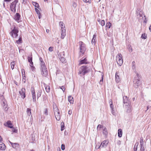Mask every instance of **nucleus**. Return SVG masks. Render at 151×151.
<instances>
[{
	"label": "nucleus",
	"instance_id": "obj_1",
	"mask_svg": "<svg viewBox=\"0 0 151 151\" xmlns=\"http://www.w3.org/2000/svg\"><path fill=\"white\" fill-rule=\"evenodd\" d=\"M53 106L54 114L55 117L57 120L59 121L60 119V110L58 109L55 104H53Z\"/></svg>",
	"mask_w": 151,
	"mask_h": 151
},
{
	"label": "nucleus",
	"instance_id": "obj_2",
	"mask_svg": "<svg viewBox=\"0 0 151 151\" xmlns=\"http://www.w3.org/2000/svg\"><path fill=\"white\" fill-rule=\"evenodd\" d=\"M89 70L88 68L86 66L83 65L81 66L79 70L78 74L80 76L84 75L86 73L88 72Z\"/></svg>",
	"mask_w": 151,
	"mask_h": 151
},
{
	"label": "nucleus",
	"instance_id": "obj_3",
	"mask_svg": "<svg viewBox=\"0 0 151 151\" xmlns=\"http://www.w3.org/2000/svg\"><path fill=\"white\" fill-rule=\"evenodd\" d=\"M18 32L19 30L18 28H16V27L14 26V28L10 32V34L13 38H16L18 36Z\"/></svg>",
	"mask_w": 151,
	"mask_h": 151
},
{
	"label": "nucleus",
	"instance_id": "obj_4",
	"mask_svg": "<svg viewBox=\"0 0 151 151\" xmlns=\"http://www.w3.org/2000/svg\"><path fill=\"white\" fill-rule=\"evenodd\" d=\"M137 76L135 78V79L133 81L134 86L136 88H137L138 86L141 84V83L140 81L139 77L138 76L139 74L137 73L136 74Z\"/></svg>",
	"mask_w": 151,
	"mask_h": 151
},
{
	"label": "nucleus",
	"instance_id": "obj_5",
	"mask_svg": "<svg viewBox=\"0 0 151 151\" xmlns=\"http://www.w3.org/2000/svg\"><path fill=\"white\" fill-rule=\"evenodd\" d=\"M116 60L117 64L119 66H121L123 63L122 55L121 53H119L116 56Z\"/></svg>",
	"mask_w": 151,
	"mask_h": 151
},
{
	"label": "nucleus",
	"instance_id": "obj_6",
	"mask_svg": "<svg viewBox=\"0 0 151 151\" xmlns=\"http://www.w3.org/2000/svg\"><path fill=\"white\" fill-rule=\"evenodd\" d=\"M80 45V52L82 55L85 52L86 48L85 44L82 41H80L79 42Z\"/></svg>",
	"mask_w": 151,
	"mask_h": 151
},
{
	"label": "nucleus",
	"instance_id": "obj_7",
	"mask_svg": "<svg viewBox=\"0 0 151 151\" xmlns=\"http://www.w3.org/2000/svg\"><path fill=\"white\" fill-rule=\"evenodd\" d=\"M18 0H14V1L11 4L10 9L12 12L14 13L16 12V4L18 3Z\"/></svg>",
	"mask_w": 151,
	"mask_h": 151
},
{
	"label": "nucleus",
	"instance_id": "obj_8",
	"mask_svg": "<svg viewBox=\"0 0 151 151\" xmlns=\"http://www.w3.org/2000/svg\"><path fill=\"white\" fill-rule=\"evenodd\" d=\"M41 68V74L44 76H46L48 74V72L46 67H43Z\"/></svg>",
	"mask_w": 151,
	"mask_h": 151
},
{
	"label": "nucleus",
	"instance_id": "obj_9",
	"mask_svg": "<svg viewBox=\"0 0 151 151\" xmlns=\"http://www.w3.org/2000/svg\"><path fill=\"white\" fill-rule=\"evenodd\" d=\"M19 93L22 98L24 99L25 98L26 96L25 94V89L24 88H22L21 90L19 91Z\"/></svg>",
	"mask_w": 151,
	"mask_h": 151
},
{
	"label": "nucleus",
	"instance_id": "obj_10",
	"mask_svg": "<svg viewBox=\"0 0 151 151\" xmlns=\"http://www.w3.org/2000/svg\"><path fill=\"white\" fill-rule=\"evenodd\" d=\"M31 93L32 95V100L33 102L36 101V96L34 87H32Z\"/></svg>",
	"mask_w": 151,
	"mask_h": 151
},
{
	"label": "nucleus",
	"instance_id": "obj_11",
	"mask_svg": "<svg viewBox=\"0 0 151 151\" xmlns=\"http://www.w3.org/2000/svg\"><path fill=\"white\" fill-rule=\"evenodd\" d=\"M115 80L117 83H119L121 81L120 77L118 71L116 72V73Z\"/></svg>",
	"mask_w": 151,
	"mask_h": 151
},
{
	"label": "nucleus",
	"instance_id": "obj_12",
	"mask_svg": "<svg viewBox=\"0 0 151 151\" xmlns=\"http://www.w3.org/2000/svg\"><path fill=\"white\" fill-rule=\"evenodd\" d=\"M109 141L108 140H105L104 141L102 142L101 144V148L106 147Z\"/></svg>",
	"mask_w": 151,
	"mask_h": 151
},
{
	"label": "nucleus",
	"instance_id": "obj_13",
	"mask_svg": "<svg viewBox=\"0 0 151 151\" xmlns=\"http://www.w3.org/2000/svg\"><path fill=\"white\" fill-rule=\"evenodd\" d=\"M129 101L128 99V98L126 96L123 97V103L124 104H126V105H127L129 104Z\"/></svg>",
	"mask_w": 151,
	"mask_h": 151
},
{
	"label": "nucleus",
	"instance_id": "obj_14",
	"mask_svg": "<svg viewBox=\"0 0 151 151\" xmlns=\"http://www.w3.org/2000/svg\"><path fill=\"white\" fill-rule=\"evenodd\" d=\"M5 126H6L10 128H12L13 127V125L10 121H7L6 124H4Z\"/></svg>",
	"mask_w": 151,
	"mask_h": 151
},
{
	"label": "nucleus",
	"instance_id": "obj_15",
	"mask_svg": "<svg viewBox=\"0 0 151 151\" xmlns=\"http://www.w3.org/2000/svg\"><path fill=\"white\" fill-rule=\"evenodd\" d=\"M66 34V30L65 29H63V30H62V33L61 34V38L62 39H63Z\"/></svg>",
	"mask_w": 151,
	"mask_h": 151
},
{
	"label": "nucleus",
	"instance_id": "obj_16",
	"mask_svg": "<svg viewBox=\"0 0 151 151\" xmlns=\"http://www.w3.org/2000/svg\"><path fill=\"white\" fill-rule=\"evenodd\" d=\"M44 87H45L46 91L47 93H48L50 91V88L49 86H47L46 84H44Z\"/></svg>",
	"mask_w": 151,
	"mask_h": 151
},
{
	"label": "nucleus",
	"instance_id": "obj_17",
	"mask_svg": "<svg viewBox=\"0 0 151 151\" xmlns=\"http://www.w3.org/2000/svg\"><path fill=\"white\" fill-rule=\"evenodd\" d=\"M20 15L18 13H17L14 16V19L17 21H18L19 20Z\"/></svg>",
	"mask_w": 151,
	"mask_h": 151
},
{
	"label": "nucleus",
	"instance_id": "obj_18",
	"mask_svg": "<svg viewBox=\"0 0 151 151\" xmlns=\"http://www.w3.org/2000/svg\"><path fill=\"white\" fill-rule=\"evenodd\" d=\"M96 34H95L93 35V38L92 39V44L93 43L95 45L96 43Z\"/></svg>",
	"mask_w": 151,
	"mask_h": 151
},
{
	"label": "nucleus",
	"instance_id": "obj_19",
	"mask_svg": "<svg viewBox=\"0 0 151 151\" xmlns=\"http://www.w3.org/2000/svg\"><path fill=\"white\" fill-rule=\"evenodd\" d=\"M28 60L29 62L30 63V65H33V62L32 61V55L28 57Z\"/></svg>",
	"mask_w": 151,
	"mask_h": 151
},
{
	"label": "nucleus",
	"instance_id": "obj_20",
	"mask_svg": "<svg viewBox=\"0 0 151 151\" xmlns=\"http://www.w3.org/2000/svg\"><path fill=\"white\" fill-rule=\"evenodd\" d=\"M12 147L16 149H17L19 147V145L17 143H14L13 144H12Z\"/></svg>",
	"mask_w": 151,
	"mask_h": 151
},
{
	"label": "nucleus",
	"instance_id": "obj_21",
	"mask_svg": "<svg viewBox=\"0 0 151 151\" xmlns=\"http://www.w3.org/2000/svg\"><path fill=\"white\" fill-rule=\"evenodd\" d=\"M68 99L69 101L70 102V104H73V98L71 96H68Z\"/></svg>",
	"mask_w": 151,
	"mask_h": 151
},
{
	"label": "nucleus",
	"instance_id": "obj_22",
	"mask_svg": "<svg viewBox=\"0 0 151 151\" xmlns=\"http://www.w3.org/2000/svg\"><path fill=\"white\" fill-rule=\"evenodd\" d=\"M122 129H119L118 130V134L119 137H121L122 136Z\"/></svg>",
	"mask_w": 151,
	"mask_h": 151
},
{
	"label": "nucleus",
	"instance_id": "obj_23",
	"mask_svg": "<svg viewBox=\"0 0 151 151\" xmlns=\"http://www.w3.org/2000/svg\"><path fill=\"white\" fill-rule=\"evenodd\" d=\"M59 24V25H60L61 27L62 30H63V29H65V25L63 24V22H60Z\"/></svg>",
	"mask_w": 151,
	"mask_h": 151
},
{
	"label": "nucleus",
	"instance_id": "obj_24",
	"mask_svg": "<svg viewBox=\"0 0 151 151\" xmlns=\"http://www.w3.org/2000/svg\"><path fill=\"white\" fill-rule=\"evenodd\" d=\"M103 133L104 135L106 136L108 134L107 130L106 127H104L103 129Z\"/></svg>",
	"mask_w": 151,
	"mask_h": 151
},
{
	"label": "nucleus",
	"instance_id": "obj_25",
	"mask_svg": "<svg viewBox=\"0 0 151 151\" xmlns=\"http://www.w3.org/2000/svg\"><path fill=\"white\" fill-rule=\"evenodd\" d=\"M87 60L86 58H84L82 60H81L79 63L80 64H87Z\"/></svg>",
	"mask_w": 151,
	"mask_h": 151
},
{
	"label": "nucleus",
	"instance_id": "obj_26",
	"mask_svg": "<svg viewBox=\"0 0 151 151\" xmlns=\"http://www.w3.org/2000/svg\"><path fill=\"white\" fill-rule=\"evenodd\" d=\"M6 147L4 144H0V149L2 150H4Z\"/></svg>",
	"mask_w": 151,
	"mask_h": 151
},
{
	"label": "nucleus",
	"instance_id": "obj_27",
	"mask_svg": "<svg viewBox=\"0 0 151 151\" xmlns=\"http://www.w3.org/2000/svg\"><path fill=\"white\" fill-rule=\"evenodd\" d=\"M140 146H144L143 139L142 137L140 138Z\"/></svg>",
	"mask_w": 151,
	"mask_h": 151
},
{
	"label": "nucleus",
	"instance_id": "obj_28",
	"mask_svg": "<svg viewBox=\"0 0 151 151\" xmlns=\"http://www.w3.org/2000/svg\"><path fill=\"white\" fill-rule=\"evenodd\" d=\"M1 105L2 106L4 105L6 106V105H7V102L5 99H4L3 100H2Z\"/></svg>",
	"mask_w": 151,
	"mask_h": 151
},
{
	"label": "nucleus",
	"instance_id": "obj_29",
	"mask_svg": "<svg viewBox=\"0 0 151 151\" xmlns=\"http://www.w3.org/2000/svg\"><path fill=\"white\" fill-rule=\"evenodd\" d=\"M27 114L30 116L31 114V109L29 108H28L27 109Z\"/></svg>",
	"mask_w": 151,
	"mask_h": 151
},
{
	"label": "nucleus",
	"instance_id": "obj_30",
	"mask_svg": "<svg viewBox=\"0 0 151 151\" xmlns=\"http://www.w3.org/2000/svg\"><path fill=\"white\" fill-rule=\"evenodd\" d=\"M138 145V142H136L135 143V144L134 146V151H137V146Z\"/></svg>",
	"mask_w": 151,
	"mask_h": 151
},
{
	"label": "nucleus",
	"instance_id": "obj_31",
	"mask_svg": "<svg viewBox=\"0 0 151 151\" xmlns=\"http://www.w3.org/2000/svg\"><path fill=\"white\" fill-rule=\"evenodd\" d=\"M132 111V109L131 106L129 105L128 108L127 109V112L128 113H129L131 112Z\"/></svg>",
	"mask_w": 151,
	"mask_h": 151
},
{
	"label": "nucleus",
	"instance_id": "obj_32",
	"mask_svg": "<svg viewBox=\"0 0 151 151\" xmlns=\"http://www.w3.org/2000/svg\"><path fill=\"white\" fill-rule=\"evenodd\" d=\"M15 64V61L12 62L11 63V68L12 70H13L14 69V67Z\"/></svg>",
	"mask_w": 151,
	"mask_h": 151
},
{
	"label": "nucleus",
	"instance_id": "obj_33",
	"mask_svg": "<svg viewBox=\"0 0 151 151\" xmlns=\"http://www.w3.org/2000/svg\"><path fill=\"white\" fill-rule=\"evenodd\" d=\"M65 59L64 57H63V56H60V60L62 62L65 63Z\"/></svg>",
	"mask_w": 151,
	"mask_h": 151
},
{
	"label": "nucleus",
	"instance_id": "obj_34",
	"mask_svg": "<svg viewBox=\"0 0 151 151\" xmlns=\"http://www.w3.org/2000/svg\"><path fill=\"white\" fill-rule=\"evenodd\" d=\"M41 92L40 91H38L37 93V99L41 96Z\"/></svg>",
	"mask_w": 151,
	"mask_h": 151
},
{
	"label": "nucleus",
	"instance_id": "obj_35",
	"mask_svg": "<svg viewBox=\"0 0 151 151\" xmlns=\"http://www.w3.org/2000/svg\"><path fill=\"white\" fill-rule=\"evenodd\" d=\"M64 129V123L63 122H62L61 123V131H62Z\"/></svg>",
	"mask_w": 151,
	"mask_h": 151
},
{
	"label": "nucleus",
	"instance_id": "obj_36",
	"mask_svg": "<svg viewBox=\"0 0 151 151\" xmlns=\"http://www.w3.org/2000/svg\"><path fill=\"white\" fill-rule=\"evenodd\" d=\"M103 127V126L101 124H99L97 127V130H100V129Z\"/></svg>",
	"mask_w": 151,
	"mask_h": 151
},
{
	"label": "nucleus",
	"instance_id": "obj_37",
	"mask_svg": "<svg viewBox=\"0 0 151 151\" xmlns=\"http://www.w3.org/2000/svg\"><path fill=\"white\" fill-rule=\"evenodd\" d=\"M111 26V23L110 22H109L106 23V27L108 28V29H109L110 28Z\"/></svg>",
	"mask_w": 151,
	"mask_h": 151
},
{
	"label": "nucleus",
	"instance_id": "obj_38",
	"mask_svg": "<svg viewBox=\"0 0 151 151\" xmlns=\"http://www.w3.org/2000/svg\"><path fill=\"white\" fill-rule=\"evenodd\" d=\"M22 39V38L20 37L18 40L16 41V43L18 44H20L21 42Z\"/></svg>",
	"mask_w": 151,
	"mask_h": 151
},
{
	"label": "nucleus",
	"instance_id": "obj_39",
	"mask_svg": "<svg viewBox=\"0 0 151 151\" xmlns=\"http://www.w3.org/2000/svg\"><path fill=\"white\" fill-rule=\"evenodd\" d=\"M34 5L36 8H38L39 7V5L36 2H34L33 3Z\"/></svg>",
	"mask_w": 151,
	"mask_h": 151
},
{
	"label": "nucleus",
	"instance_id": "obj_40",
	"mask_svg": "<svg viewBox=\"0 0 151 151\" xmlns=\"http://www.w3.org/2000/svg\"><path fill=\"white\" fill-rule=\"evenodd\" d=\"M3 108L4 110H5V111H7L8 109V105H4L3 106Z\"/></svg>",
	"mask_w": 151,
	"mask_h": 151
},
{
	"label": "nucleus",
	"instance_id": "obj_41",
	"mask_svg": "<svg viewBox=\"0 0 151 151\" xmlns=\"http://www.w3.org/2000/svg\"><path fill=\"white\" fill-rule=\"evenodd\" d=\"M40 65L41 67V68H43V67H46L45 65V63L44 62H41Z\"/></svg>",
	"mask_w": 151,
	"mask_h": 151
},
{
	"label": "nucleus",
	"instance_id": "obj_42",
	"mask_svg": "<svg viewBox=\"0 0 151 151\" xmlns=\"http://www.w3.org/2000/svg\"><path fill=\"white\" fill-rule=\"evenodd\" d=\"M21 71L22 76L25 77V72L24 70L22 69Z\"/></svg>",
	"mask_w": 151,
	"mask_h": 151
},
{
	"label": "nucleus",
	"instance_id": "obj_43",
	"mask_svg": "<svg viewBox=\"0 0 151 151\" xmlns=\"http://www.w3.org/2000/svg\"><path fill=\"white\" fill-rule=\"evenodd\" d=\"M32 65H30V66L31 67V69L33 71H34L35 70V67L33 66Z\"/></svg>",
	"mask_w": 151,
	"mask_h": 151
},
{
	"label": "nucleus",
	"instance_id": "obj_44",
	"mask_svg": "<svg viewBox=\"0 0 151 151\" xmlns=\"http://www.w3.org/2000/svg\"><path fill=\"white\" fill-rule=\"evenodd\" d=\"M53 47H50L48 49V50L50 52H52L53 51Z\"/></svg>",
	"mask_w": 151,
	"mask_h": 151
},
{
	"label": "nucleus",
	"instance_id": "obj_45",
	"mask_svg": "<svg viewBox=\"0 0 151 151\" xmlns=\"http://www.w3.org/2000/svg\"><path fill=\"white\" fill-rule=\"evenodd\" d=\"M59 88L63 90V92H64L65 90V88L64 86H63L61 87L60 86Z\"/></svg>",
	"mask_w": 151,
	"mask_h": 151
},
{
	"label": "nucleus",
	"instance_id": "obj_46",
	"mask_svg": "<svg viewBox=\"0 0 151 151\" xmlns=\"http://www.w3.org/2000/svg\"><path fill=\"white\" fill-rule=\"evenodd\" d=\"M141 37L142 38L144 39H145L147 38V37L145 35V34H142V35Z\"/></svg>",
	"mask_w": 151,
	"mask_h": 151
},
{
	"label": "nucleus",
	"instance_id": "obj_47",
	"mask_svg": "<svg viewBox=\"0 0 151 151\" xmlns=\"http://www.w3.org/2000/svg\"><path fill=\"white\" fill-rule=\"evenodd\" d=\"M105 24V21L104 20H102L101 22V24L102 26H104V25Z\"/></svg>",
	"mask_w": 151,
	"mask_h": 151
},
{
	"label": "nucleus",
	"instance_id": "obj_48",
	"mask_svg": "<svg viewBox=\"0 0 151 151\" xmlns=\"http://www.w3.org/2000/svg\"><path fill=\"white\" fill-rule=\"evenodd\" d=\"M35 11H36V13H37V14H40V12L39 10L37 8H35Z\"/></svg>",
	"mask_w": 151,
	"mask_h": 151
},
{
	"label": "nucleus",
	"instance_id": "obj_49",
	"mask_svg": "<svg viewBox=\"0 0 151 151\" xmlns=\"http://www.w3.org/2000/svg\"><path fill=\"white\" fill-rule=\"evenodd\" d=\"M100 148H101V145H100L99 144V145H97L95 147L96 149H98Z\"/></svg>",
	"mask_w": 151,
	"mask_h": 151
},
{
	"label": "nucleus",
	"instance_id": "obj_50",
	"mask_svg": "<svg viewBox=\"0 0 151 151\" xmlns=\"http://www.w3.org/2000/svg\"><path fill=\"white\" fill-rule=\"evenodd\" d=\"M77 4L75 2H74L73 3L72 6L74 7L75 8L77 6Z\"/></svg>",
	"mask_w": 151,
	"mask_h": 151
},
{
	"label": "nucleus",
	"instance_id": "obj_51",
	"mask_svg": "<svg viewBox=\"0 0 151 151\" xmlns=\"http://www.w3.org/2000/svg\"><path fill=\"white\" fill-rule=\"evenodd\" d=\"M65 146L64 145L62 144L61 146V149L63 150H64L65 149Z\"/></svg>",
	"mask_w": 151,
	"mask_h": 151
},
{
	"label": "nucleus",
	"instance_id": "obj_52",
	"mask_svg": "<svg viewBox=\"0 0 151 151\" xmlns=\"http://www.w3.org/2000/svg\"><path fill=\"white\" fill-rule=\"evenodd\" d=\"M65 54L64 52H63L60 53V56H63V57L65 56Z\"/></svg>",
	"mask_w": 151,
	"mask_h": 151
},
{
	"label": "nucleus",
	"instance_id": "obj_53",
	"mask_svg": "<svg viewBox=\"0 0 151 151\" xmlns=\"http://www.w3.org/2000/svg\"><path fill=\"white\" fill-rule=\"evenodd\" d=\"M140 151H145V148L144 146H140Z\"/></svg>",
	"mask_w": 151,
	"mask_h": 151
},
{
	"label": "nucleus",
	"instance_id": "obj_54",
	"mask_svg": "<svg viewBox=\"0 0 151 151\" xmlns=\"http://www.w3.org/2000/svg\"><path fill=\"white\" fill-rule=\"evenodd\" d=\"M132 68H135V62L133 61L132 62Z\"/></svg>",
	"mask_w": 151,
	"mask_h": 151
},
{
	"label": "nucleus",
	"instance_id": "obj_55",
	"mask_svg": "<svg viewBox=\"0 0 151 151\" xmlns=\"http://www.w3.org/2000/svg\"><path fill=\"white\" fill-rule=\"evenodd\" d=\"M111 113L114 116L116 115V113L114 111V109L111 110Z\"/></svg>",
	"mask_w": 151,
	"mask_h": 151
},
{
	"label": "nucleus",
	"instance_id": "obj_56",
	"mask_svg": "<svg viewBox=\"0 0 151 151\" xmlns=\"http://www.w3.org/2000/svg\"><path fill=\"white\" fill-rule=\"evenodd\" d=\"M44 114L46 115H47V109H45Z\"/></svg>",
	"mask_w": 151,
	"mask_h": 151
},
{
	"label": "nucleus",
	"instance_id": "obj_57",
	"mask_svg": "<svg viewBox=\"0 0 151 151\" xmlns=\"http://www.w3.org/2000/svg\"><path fill=\"white\" fill-rule=\"evenodd\" d=\"M103 75L102 76V78L100 80V84H102V82H103Z\"/></svg>",
	"mask_w": 151,
	"mask_h": 151
},
{
	"label": "nucleus",
	"instance_id": "obj_58",
	"mask_svg": "<svg viewBox=\"0 0 151 151\" xmlns=\"http://www.w3.org/2000/svg\"><path fill=\"white\" fill-rule=\"evenodd\" d=\"M121 143V141L120 140H118L116 144L117 145H119Z\"/></svg>",
	"mask_w": 151,
	"mask_h": 151
},
{
	"label": "nucleus",
	"instance_id": "obj_59",
	"mask_svg": "<svg viewBox=\"0 0 151 151\" xmlns=\"http://www.w3.org/2000/svg\"><path fill=\"white\" fill-rule=\"evenodd\" d=\"M113 105L112 104H110V107L111 108V110L114 109L113 108Z\"/></svg>",
	"mask_w": 151,
	"mask_h": 151
},
{
	"label": "nucleus",
	"instance_id": "obj_60",
	"mask_svg": "<svg viewBox=\"0 0 151 151\" xmlns=\"http://www.w3.org/2000/svg\"><path fill=\"white\" fill-rule=\"evenodd\" d=\"M68 113L70 115L72 113V111L71 110H69L68 111Z\"/></svg>",
	"mask_w": 151,
	"mask_h": 151
},
{
	"label": "nucleus",
	"instance_id": "obj_61",
	"mask_svg": "<svg viewBox=\"0 0 151 151\" xmlns=\"http://www.w3.org/2000/svg\"><path fill=\"white\" fill-rule=\"evenodd\" d=\"M12 132H13L16 133L17 132V130L15 129H13L12 130Z\"/></svg>",
	"mask_w": 151,
	"mask_h": 151
},
{
	"label": "nucleus",
	"instance_id": "obj_62",
	"mask_svg": "<svg viewBox=\"0 0 151 151\" xmlns=\"http://www.w3.org/2000/svg\"><path fill=\"white\" fill-rule=\"evenodd\" d=\"M40 60L41 62H44L42 59L41 58H40Z\"/></svg>",
	"mask_w": 151,
	"mask_h": 151
},
{
	"label": "nucleus",
	"instance_id": "obj_63",
	"mask_svg": "<svg viewBox=\"0 0 151 151\" xmlns=\"http://www.w3.org/2000/svg\"><path fill=\"white\" fill-rule=\"evenodd\" d=\"M83 1H84V2H89L90 0H83Z\"/></svg>",
	"mask_w": 151,
	"mask_h": 151
},
{
	"label": "nucleus",
	"instance_id": "obj_64",
	"mask_svg": "<svg viewBox=\"0 0 151 151\" xmlns=\"http://www.w3.org/2000/svg\"><path fill=\"white\" fill-rule=\"evenodd\" d=\"M109 103L110 104H112V100L111 99H110L109 101Z\"/></svg>",
	"mask_w": 151,
	"mask_h": 151
}]
</instances>
